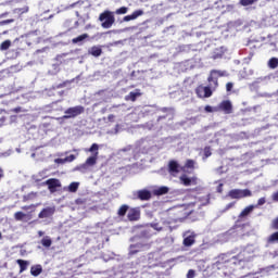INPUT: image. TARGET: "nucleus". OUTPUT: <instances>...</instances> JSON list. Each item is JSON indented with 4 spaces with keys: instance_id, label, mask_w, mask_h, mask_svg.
Segmentation results:
<instances>
[{
    "instance_id": "obj_17",
    "label": "nucleus",
    "mask_w": 278,
    "mask_h": 278,
    "mask_svg": "<svg viewBox=\"0 0 278 278\" xmlns=\"http://www.w3.org/2000/svg\"><path fill=\"white\" fill-rule=\"evenodd\" d=\"M143 14H144V11H142V10H137V11L132 12V14L126 15V16L124 17V21H125L126 23H129V21H136V18H138V16H142Z\"/></svg>"
},
{
    "instance_id": "obj_11",
    "label": "nucleus",
    "mask_w": 278,
    "mask_h": 278,
    "mask_svg": "<svg viewBox=\"0 0 278 278\" xmlns=\"http://www.w3.org/2000/svg\"><path fill=\"white\" fill-rule=\"evenodd\" d=\"M127 218L130 223H136L140 218V207L128 208Z\"/></svg>"
},
{
    "instance_id": "obj_32",
    "label": "nucleus",
    "mask_w": 278,
    "mask_h": 278,
    "mask_svg": "<svg viewBox=\"0 0 278 278\" xmlns=\"http://www.w3.org/2000/svg\"><path fill=\"white\" fill-rule=\"evenodd\" d=\"M211 155H212V147L206 146L204 148L203 160H207V157H211Z\"/></svg>"
},
{
    "instance_id": "obj_20",
    "label": "nucleus",
    "mask_w": 278,
    "mask_h": 278,
    "mask_svg": "<svg viewBox=\"0 0 278 278\" xmlns=\"http://www.w3.org/2000/svg\"><path fill=\"white\" fill-rule=\"evenodd\" d=\"M169 190L170 189L168 187L163 186V187H159L156 189H153L152 192H153L154 197H163V194H168Z\"/></svg>"
},
{
    "instance_id": "obj_58",
    "label": "nucleus",
    "mask_w": 278,
    "mask_h": 278,
    "mask_svg": "<svg viewBox=\"0 0 278 278\" xmlns=\"http://www.w3.org/2000/svg\"><path fill=\"white\" fill-rule=\"evenodd\" d=\"M1 238H3V236H2L1 232H0V240H1Z\"/></svg>"
},
{
    "instance_id": "obj_13",
    "label": "nucleus",
    "mask_w": 278,
    "mask_h": 278,
    "mask_svg": "<svg viewBox=\"0 0 278 278\" xmlns=\"http://www.w3.org/2000/svg\"><path fill=\"white\" fill-rule=\"evenodd\" d=\"M144 247H149V244L142 242L131 244L129 248V255H136L137 253H140Z\"/></svg>"
},
{
    "instance_id": "obj_52",
    "label": "nucleus",
    "mask_w": 278,
    "mask_h": 278,
    "mask_svg": "<svg viewBox=\"0 0 278 278\" xmlns=\"http://www.w3.org/2000/svg\"><path fill=\"white\" fill-rule=\"evenodd\" d=\"M8 14H10V12H4V13L0 14V18H5V16H8Z\"/></svg>"
},
{
    "instance_id": "obj_1",
    "label": "nucleus",
    "mask_w": 278,
    "mask_h": 278,
    "mask_svg": "<svg viewBox=\"0 0 278 278\" xmlns=\"http://www.w3.org/2000/svg\"><path fill=\"white\" fill-rule=\"evenodd\" d=\"M242 264V258L240 255L232 256L231 253H222L215 257L213 263L214 270H222L223 275L229 277L233 275L236 268Z\"/></svg>"
},
{
    "instance_id": "obj_31",
    "label": "nucleus",
    "mask_w": 278,
    "mask_h": 278,
    "mask_svg": "<svg viewBox=\"0 0 278 278\" xmlns=\"http://www.w3.org/2000/svg\"><path fill=\"white\" fill-rule=\"evenodd\" d=\"M41 244L42 247H46L47 249H49V247L53 244V241H51V238L45 237L43 239H41Z\"/></svg>"
},
{
    "instance_id": "obj_40",
    "label": "nucleus",
    "mask_w": 278,
    "mask_h": 278,
    "mask_svg": "<svg viewBox=\"0 0 278 278\" xmlns=\"http://www.w3.org/2000/svg\"><path fill=\"white\" fill-rule=\"evenodd\" d=\"M204 111L207 112V113H212V112H218V109H217V106H216V108H213V106H211V105H206V106L204 108Z\"/></svg>"
},
{
    "instance_id": "obj_54",
    "label": "nucleus",
    "mask_w": 278,
    "mask_h": 278,
    "mask_svg": "<svg viewBox=\"0 0 278 278\" xmlns=\"http://www.w3.org/2000/svg\"><path fill=\"white\" fill-rule=\"evenodd\" d=\"M0 114H8V111H5V109H0Z\"/></svg>"
},
{
    "instance_id": "obj_33",
    "label": "nucleus",
    "mask_w": 278,
    "mask_h": 278,
    "mask_svg": "<svg viewBox=\"0 0 278 278\" xmlns=\"http://www.w3.org/2000/svg\"><path fill=\"white\" fill-rule=\"evenodd\" d=\"M38 197L37 192H30L27 195H24V201H34Z\"/></svg>"
},
{
    "instance_id": "obj_42",
    "label": "nucleus",
    "mask_w": 278,
    "mask_h": 278,
    "mask_svg": "<svg viewBox=\"0 0 278 278\" xmlns=\"http://www.w3.org/2000/svg\"><path fill=\"white\" fill-rule=\"evenodd\" d=\"M10 23H14V18L1 21L0 27H3V25H10Z\"/></svg>"
},
{
    "instance_id": "obj_14",
    "label": "nucleus",
    "mask_w": 278,
    "mask_h": 278,
    "mask_svg": "<svg viewBox=\"0 0 278 278\" xmlns=\"http://www.w3.org/2000/svg\"><path fill=\"white\" fill-rule=\"evenodd\" d=\"M181 170V166H179V163L175 160L169 161L168 163V173L170 175H177Z\"/></svg>"
},
{
    "instance_id": "obj_50",
    "label": "nucleus",
    "mask_w": 278,
    "mask_h": 278,
    "mask_svg": "<svg viewBox=\"0 0 278 278\" xmlns=\"http://www.w3.org/2000/svg\"><path fill=\"white\" fill-rule=\"evenodd\" d=\"M266 203V198H261L257 201V205H264Z\"/></svg>"
},
{
    "instance_id": "obj_43",
    "label": "nucleus",
    "mask_w": 278,
    "mask_h": 278,
    "mask_svg": "<svg viewBox=\"0 0 278 278\" xmlns=\"http://www.w3.org/2000/svg\"><path fill=\"white\" fill-rule=\"evenodd\" d=\"M233 90V83L226 84V92H231Z\"/></svg>"
},
{
    "instance_id": "obj_51",
    "label": "nucleus",
    "mask_w": 278,
    "mask_h": 278,
    "mask_svg": "<svg viewBox=\"0 0 278 278\" xmlns=\"http://www.w3.org/2000/svg\"><path fill=\"white\" fill-rule=\"evenodd\" d=\"M3 177H5V172L0 167V181L3 179Z\"/></svg>"
},
{
    "instance_id": "obj_5",
    "label": "nucleus",
    "mask_w": 278,
    "mask_h": 278,
    "mask_svg": "<svg viewBox=\"0 0 278 278\" xmlns=\"http://www.w3.org/2000/svg\"><path fill=\"white\" fill-rule=\"evenodd\" d=\"M84 112H86V108L83 105L71 106L64 111L62 119L68 121V118H77V116H81Z\"/></svg>"
},
{
    "instance_id": "obj_37",
    "label": "nucleus",
    "mask_w": 278,
    "mask_h": 278,
    "mask_svg": "<svg viewBox=\"0 0 278 278\" xmlns=\"http://www.w3.org/2000/svg\"><path fill=\"white\" fill-rule=\"evenodd\" d=\"M128 10L129 9L127 7H121L115 11V14H127Z\"/></svg>"
},
{
    "instance_id": "obj_28",
    "label": "nucleus",
    "mask_w": 278,
    "mask_h": 278,
    "mask_svg": "<svg viewBox=\"0 0 278 278\" xmlns=\"http://www.w3.org/2000/svg\"><path fill=\"white\" fill-rule=\"evenodd\" d=\"M86 38H88V34H83L76 38H73L72 42H73V45H77L78 42H84V40H86Z\"/></svg>"
},
{
    "instance_id": "obj_4",
    "label": "nucleus",
    "mask_w": 278,
    "mask_h": 278,
    "mask_svg": "<svg viewBox=\"0 0 278 278\" xmlns=\"http://www.w3.org/2000/svg\"><path fill=\"white\" fill-rule=\"evenodd\" d=\"M89 153H93L92 156H89L86 162L80 165V168H84V170H86V168H88V166H94L97 164V160L99 157V144L93 143L89 149H88Z\"/></svg>"
},
{
    "instance_id": "obj_3",
    "label": "nucleus",
    "mask_w": 278,
    "mask_h": 278,
    "mask_svg": "<svg viewBox=\"0 0 278 278\" xmlns=\"http://www.w3.org/2000/svg\"><path fill=\"white\" fill-rule=\"evenodd\" d=\"M192 214V211H188V208L185 207H174L167 210L166 216L162 218L163 225H173L175 223H184L188 216Z\"/></svg>"
},
{
    "instance_id": "obj_34",
    "label": "nucleus",
    "mask_w": 278,
    "mask_h": 278,
    "mask_svg": "<svg viewBox=\"0 0 278 278\" xmlns=\"http://www.w3.org/2000/svg\"><path fill=\"white\" fill-rule=\"evenodd\" d=\"M240 5H253V3H257V0H239Z\"/></svg>"
},
{
    "instance_id": "obj_15",
    "label": "nucleus",
    "mask_w": 278,
    "mask_h": 278,
    "mask_svg": "<svg viewBox=\"0 0 278 278\" xmlns=\"http://www.w3.org/2000/svg\"><path fill=\"white\" fill-rule=\"evenodd\" d=\"M138 97H142V91L140 89L130 91L127 96H125V101H131L134 103L138 100Z\"/></svg>"
},
{
    "instance_id": "obj_49",
    "label": "nucleus",
    "mask_w": 278,
    "mask_h": 278,
    "mask_svg": "<svg viewBox=\"0 0 278 278\" xmlns=\"http://www.w3.org/2000/svg\"><path fill=\"white\" fill-rule=\"evenodd\" d=\"M66 159H55V164H65Z\"/></svg>"
},
{
    "instance_id": "obj_30",
    "label": "nucleus",
    "mask_w": 278,
    "mask_h": 278,
    "mask_svg": "<svg viewBox=\"0 0 278 278\" xmlns=\"http://www.w3.org/2000/svg\"><path fill=\"white\" fill-rule=\"evenodd\" d=\"M68 192H77L79 190V182H72L67 187Z\"/></svg>"
},
{
    "instance_id": "obj_21",
    "label": "nucleus",
    "mask_w": 278,
    "mask_h": 278,
    "mask_svg": "<svg viewBox=\"0 0 278 278\" xmlns=\"http://www.w3.org/2000/svg\"><path fill=\"white\" fill-rule=\"evenodd\" d=\"M197 242V235L192 233L186 237L182 241L184 247H192Z\"/></svg>"
},
{
    "instance_id": "obj_35",
    "label": "nucleus",
    "mask_w": 278,
    "mask_h": 278,
    "mask_svg": "<svg viewBox=\"0 0 278 278\" xmlns=\"http://www.w3.org/2000/svg\"><path fill=\"white\" fill-rule=\"evenodd\" d=\"M14 12H17V14H27V12H29V7L15 9Z\"/></svg>"
},
{
    "instance_id": "obj_47",
    "label": "nucleus",
    "mask_w": 278,
    "mask_h": 278,
    "mask_svg": "<svg viewBox=\"0 0 278 278\" xmlns=\"http://www.w3.org/2000/svg\"><path fill=\"white\" fill-rule=\"evenodd\" d=\"M202 205H210V194L204 197V201H202Z\"/></svg>"
},
{
    "instance_id": "obj_6",
    "label": "nucleus",
    "mask_w": 278,
    "mask_h": 278,
    "mask_svg": "<svg viewBox=\"0 0 278 278\" xmlns=\"http://www.w3.org/2000/svg\"><path fill=\"white\" fill-rule=\"evenodd\" d=\"M99 21L102 23L103 29H110V27L114 25V14H112L110 11H104L100 14Z\"/></svg>"
},
{
    "instance_id": "obj_39",
    "label": "nucleus",
    "mask_w": 278,
    "mask_h": 278,
    "mask_svg": "<svg viewBox=\"0 0 278 278\" xmlns=\"http://www.w3.org/2000/svg\"><path fill=\"white\" fill-rule=\"evenodd\" d=\"M152 229L155 231H164V227L160 226L159 223L151 224Z\"/></svg>"
},
{
    "instance_id": "obj_25",
    "label": "nucleus",
    "mask_w": 278,
    "mask_h": 278,
    "mask_svg": "<svg viewBox=\"0 0 278 278\" xmlns=\"http://www.w3.org/2000/svg\"><path fill=\"white\" fill-rule=\"evenodd\" d=\"M129 212V205L127 204H123L122 206H119L118 211H117V216H119L121 218H123L124 216H126V214Z\"/></svg>"
},
{
    "instance_id": "obj_26",
    "label": "nucleus",
    "mask_w": 278,
    "mask_h": 278,
    "mask_svg": "<svg viewBox=\"0 0 278 278\" xmlns=\"http://www.w3.org/2000/svg\"><path fill=\"white\" fill-rule=\"evenodd\" d=\"M267 66L268 68H270L271 71H275V68L278 67V59L277 58H271L269 59V61L267 62Z\"/></svg>"
},
{
    "instance_id": "obj_55",
    "label": "nucleus",
    "mask_w": 278,
    "mask_h": 278,
    "mask_svg": "<svg viewBox=\"0 0 278 278\" xmlns=\"http://www.w3.org/2000/svg\"><path fill=\"white\" fill-rule=\"evenodd\" d=\"M5 121H7L5 116H2V117L0 118V123H4Z\"/></svg>"
},
{
    "instance_id": "obj_19",
    "label": "nucleus",
    "mask_w": 278,
    "mask_h": 278,
    "mask_svg": "<svg viewBox=\"0 0 278 278\" xmlns=\"http://www.w3.org/2000/svg\"><path fill=\"white\" fill-rule=\"evenodd\" d=\"M253 210H255V205H249L247 206L238 216L239 220H242V218H247L250 214L253 213Z\"/></svg>"
},
{
    "instance_id": "obj_41",
    "label": "nucleus",
    "mask_w": 278,
    "mask_h": 278,
    "mask_svg": "<svg viewBox=\"0 0 278 278\" xmlns=\"http://www.w3.org/2000/svg\"><path fill=\"white\" fill-rule=\"evenodd\" d=\"M11 112H13L14 114H21V112H27V110H24L23 108L17 106V108L11 109Z\"/></svg>"
},
{
    "instance_id": "obj_56",
    "label": "nucleus",
    "mask_w": 278,
    "mask_h": 278,
    "mask_svg": "<svg viewBox=\"0 0 278 278\" xmlns=\"http://www.w3.org/2000/svg\"><path fill=\"white\" fill-rule=\"evenodd\" d=\"M114 118V115H109V121H112Z\"/></svg>"
},
{
    "instance_id": "obj_36",
    "label": "nucleus",
    "mask_w": 278,
    "mask_h": 278,
    "mask_svg": "<svg viewBox=\"0 0 278 278\" xmlns=\"http://www.w3.org/2000/svg\"><path fill=\"white\" fill-rule=\"evenodd\" d=\"M38 207V204H30V205H25L22 206V210H24V212H27L28 210H33V212Z\"/></svg>"
},
{
    "instance_id": "obj_38",
    "label": "nucleus",
    "mask_w": 278,
    "mask_h": 278,
    "mask_svg": "<svg viewBox=\"0 0 278 278\" xmlns=\"http://www.w3.org/2000/svg\"><path fill=\"white\" fill-rule=\"evenodd\" d=\"M25 213H23V212H16L15 214H14V218H15V220H23V218H25Z\"/></svg>"
},
{
    "instance_id": "obj_2",
    "label": "nucleus",
    "mask_w": 278,
    "mask_h": 278,
    "mask_svg": "<svg viewBox=\"0 0 278 278\" xmlns=\"http://www.w3.org/2000/svg\"><path fill=\"white\" fill-rule=\"evenodd\" d=\"M227 71L212 70L207 77L208 86L200 85L195 88V94L199 99H210L218 88V77H227Z\"/></svg>"
},
{
    "instance_id": "obj_44",
    "label": "nucleus",
    "mask_w": 278,
    "mask_h": 278,
    "mask_svg": "<svg viewBox=\"0 0 278 278\" xmlns=\"http://www.w3.org/2000/svg\"><path fill=\"white\" fill-rule=\"evenodd\" d=\"M235 206H236V202H230L225 206L224 212H228V210H231V207H235Z\"/></svg>"
},
{
    "instance_id": "obj_7",
    "label": "nucleus",
    "mask_w": 278,
    "mask_h": 278,
    "mask_svg": "<svg viewBox=\"0 0 278 278\" xmlns=\"http://www.w3.org/2000/svg\"><path fill=\"white\" fill-rule=\"evenodd\" d=\"M228 195L230 199H245L247 197H252L253 193L249 189H232L229 191Z\"/></svg>"
},
{
    "instance_id": "obj_8",
    "label": "nucleus",
    "mask_w": 278,
    "mask_h": 278,
    "mask_svg": "<svg viewBox=\"0 0 278 278\" xmlns=\"http://www.w3.org/2000/svg\"><path fill=\"white\" fill-rule=\"evenodd\" d=\"M218 112H224V114H232L233 113V104L231 101L224 100L217 106Z\"/></svg>"
},
{
    "instance_id": "obj_16",
    "label": "nucleus",
    "mask_w": 278,
    "mask_h": 278,
    "mask_svg": "<svg viewBox=\"0 0 278 278\" xmlns=\"http://www.w3.org/2000/svg\"><path fill=\"white\" fill-rule=\"evenodd\" d=\"M53 214H55V208L48 206L38 214V218H49Z\"/></svg>"
},
{
    "instance_id": "obj_45",
    "label": "nucleus",
    "mask_w": 278,
    "mask_h": 278,
    "mask_svg": "<svg viewBox=\"0 0 278 278\" xmlns=\"http://www.w3.org/2000/svg\"><path fill=\"white\" fill-rule=\"evenodd\" d=\"M194 275H197L194 269H189L188 273H187V278H194Z\"/></svg>"
},
{
    "instance_id": "obj_29",
    "label": "nucleus",
    "mask_w": 278,
    "mask_h": 278,
    "mask_svg": "<svg viewBox=\"0 0 278 278\" xmlns=\"http://www.w3.org/2000/svg\"><path fill=\"white\" fill-rule=\"evenodd\" d=\"M267 242L269 244H275V242H278V231L271 233L268 239H267Z\"/></svg>"
},
{
    "instance_id": "obj_53",
    "label": "nucleus",
    "mask_w": 278,
    "mask_h": 278,
    "mask_svg": "<svg viewBox=\"0 0 278 278\" xmlns=\"http://www.w3.org/2000/svg\"><path fill=\"white\" fill-rule=\"evenodd\" d=\"M217 192H219V193L223 192V184L218 185Z\"/></svg>"
},
{
    "instance_id": "obj_46",
    "label": "nucleus",
    "mask_w": 278,
    "mask_h": 278,
    "mask_svg": "<svg viewBox=\"0 0 278 278\" xmlns=\"http://www.w3.org/2000/svg\"><path fill=\"white\" fill-rule=\"evenodd\" d=\"M75 154H71L68 156L65 157V162H75Z\"/></svg>"
},
{
    "instance_id": "obj_22",
    "label": "nucleus",
    "mask_w": 278,
    "mask_h": 278,
    "mask_svg": "<svg viewBox=\"0 0 278 278\" xmlns=\"http://www.w3.org/2000/svg\"><path fill=\"white\" fill-rule=\"evenodd\" d=\"M16 264H18L20 266V274L25 273V270H27V268H29V261H25L22 258L16 260Z\"/></svg>"
},
{
    "instance_id": "obj_9",
    "label": "nucleus",
    "mask_w": 278,
    "mask_h": 278,
    "mask_svg": "<svg viewBox=\"0 0 278 278\" xmlns=\"http://www.w3.org/2000/svg\"><path fill=\"white\" fill-rule=\"evenodd\" d=\"M180 182L182 186H197L199 184V178L197 176L188 177V175L182 174L179 177Z\"/></svg>"
},
{
    "instance_id": "obj_48",
    "label": "nucleus",
    "mask_w": 278,
    "mask_h": 278,
    "mask_svg": "<svg viewBox=\"0 0 278 278\" xmlns=\"http://www.w3.org/2000/svg\"><path fill=\"white\" fill-rule=\"evenodd\" d=\"M84 204H86V199H77L76 200V205H84Z\"/></svg>"
},
{
    "instance_id": "obj_18",
    "label": "nucleus",
    "mask_w": 278,
    "mask_h": 278,
    "mask_svg": "<svg viewBox=\"0 0 278 278\" xmlns=\"http://www.w3.org/2000/svg\"><path fill=\"white\" fill-rule=\"evenodd\" d=\"M89 54L92 55L93 58H100V55L103 54V49H101L100 46H92L89 49Z\"/></svg>"
},
{
    "instance_id": "obj_10",
    "label": "nucleus",
    "mask_w": 278,
    "mask_h": 278,
    "mask_svg": "<svg viewBox=\"0 0 278 278\" xmlns=\"http://www.w3.org/2000/svg\"><path fill=\"white\" fill-rule=\"evenodd\" d=\"M46 186L50 192H58V188H62V182L58 178H50L46 180Z\"/></svg>"
},
{
    "instance_id": "obj_57",
    "label": "nucleus",
    "mask_w": 278,
    "mask_h": 278,
    "mask_svg": "<svg viewBox=\"0 0 278 278\" xmlns=\"http://www.w3.org/2000/svg\"><path fill=\"white\" fill-rule=\"evenodd\" d=\"M190 205H192V206H193V205H195V203L189 204V207H190Z\"/></svg>"
},
{
    "instance_id": "obj_12",
    "label": "nucleus",
    "mask_w": 278,
    "mask_h": 278,
    "mask_svg": "<svg viewBox=\"0 0 278 278\" xmlns=\"http://www.w3.org/2000/svg\"><path fill=\"white\" fill-rule=\"evenodd\" d=\"M151 191L147 190V189H141L138 190L135 193V199H138L139 201H151Z\"/></svg>"
},
{
    "instance_id": "obj_23",
    "label": "nucleus",
    "mask_w": 278,
    "mask_h": 278,
    "mask_svg": "<svg viewBox=\"0 0 278 278\" xmlns=\"http://www.w3.org/2000/svg\"><path fill=\"white\" fill-rule=\"evenodd\" d=\"M30 275L33 277H38L40 275H42V265L38 264V265H33L30 267Z\"/></svg>"
},
{
    "instance_id": "obj_24",
    "label": "nucleus",
    "mask_w": 278,
    "mask_h": 278,
    "mask_svg": "<svg viewBox=\"0 0 278 278\" xmlns=\"http://www.w3.org/2000/svg\"><path fill=\"white\" fill-rule=\"evenodd\" d=\"M194 164H197L194 160L188 159L185 163V166L181 167L182 173H186V168H190L191 170H194Z\"/></svg>"
},
{
    "instance_id": "obj_27",
    "label": "nucleus",
    "mask_w": 278,
    "mask_h": 278,
    "mask_svg": "<svg viewBox=\"0 0 278 278\" xmlns=\"http://www.w3.org/2000/svg\"><path fill=\"white\" fill-rule=\"evenodd\" d=\"M10 47H12V41L10 39H7L0 45V51H8Z\"/></svg>"
}]
</instances>
